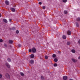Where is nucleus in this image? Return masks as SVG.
<instances>
[{
    "mask_svg": "<svg viewBox=\"0 0 80 80\" xmlns=\"http://www.w3.org/2000/svg\"><path fill=\"white\" fill-rule=\"evenodd\" d=\"M32 51L33 53H35L37 52V50L34 47L32 48Z\"/></svg>",
    "mask_w": 80,
    "mask_h": 80,
    "instance_id": "1",
    "label": "nucleus"
},
{
    "mask_svg": "<svg viewBox=\"0 0 80 80\" xmlns=\"http://www.w3.org/2000/svg\"><path fill=\"white\" fill-rule=\"evenodd\" d=\"M5 76L7 78H8L9 79L10 78V75L6 73L5 74Z\"/></svg>",
    "mask_w": 80,
    "mask_h": 80,
    "instance_id": "2",
    "label": "nucleus"
},
{
    "mask_svg": "<svg viewBox=\"0 0 80 80\" xmlns=\"http://www.w3.org/2000/svg\"><path fill=\"white\" fill-rule=\"evenodd\" d=\"M72 60L74 63H75L76 62H77V59H73V58H72Z\"/></svg>",
    "mask_w": 80,
    "mask_h": 80,
    "instance_id": "3",
    "label": "nucleus"
},
{
    "mask_svg": "<svg viewBox=\"0 0 80 80\" xmlns=\"http://www.w3.org/2000/svg\"><path fill=\"white\" fill-rule=\"evenodd\" d=\"M5 65H6V66H7L8 68H10V65H9V64H8V63L7 62L6 63Z\"/></svg>",
    "mask_w": 80,
    "mask_h": 80,
    "instance_id": "4",
    "label": "nucleus"
},
{
    "mask_svg": "<svg viewBox=\"0 0 80 80\" xmlns=\"http://www.w3.org/2000/svg\"><path fill=\"white\" fill-rule=\"evenodd\" d=\"M13 42V41L12 40H10L9 41V43H10V44H12Z\"/></svg>",
    "mask_w": 80,
    "mask_h": 80,
    "instance_id": "5",
    "label": "nucleus"
},
{
    "mask_svg": "<svg viewBox=\"0 0 80 80\" xmlns=\"http://www.w3.org/2000/svg\"><path fill=\"white\" fill-rule=\"evenodd\" d=\"M67 76H63V80H67Z\"/></svg>",
    "mask_w": 80,
    "mask_h": 80,
    "instance_id": "6",
    "label": "nucleus"
},
{
    "mask_svg": "<svg viewBox=\"0 0 80 80\" xmlns=\"http://www.w3.org/2000/svg\"><path fill=\"white\" fill-rule=\"evenodd\" d=\"M11 10L13 12H15V9L13 8H11Z\"/></svg>",
    "mask_w": 80,
    "mask_h": 80,
    "instance_id": "7",
    "label": "nucleus"
},
{
    "mask_svg": "<svg viewBox=\"0 0 80 80\" xmlns=\"http://www.w3.org/2000/svg\"><path fill=\"white\" fill-rule=\"evenodd\" d=\"M5 3L7 5H9V2L8 1H6L5 2Z\"/></svg>",
    "mask_w": 80,
    "mask_h": 80,
    "instance_id": "8",
    "label": "nucleus"
},
{
    "mask_svg": "<svg viewBox=\"0 0 80 80\" xmlns=\"http://www.w3.org/2000/svg\"><path fill=\"white\" fill-rule=\"evenodd\" d=\"M67 34L68 35H71V32L70 31H68L67 32Z\"/></svg>",
    "mask_w": 80,
    "mask_h": 80,
    "instance_id": "9",
    "label": "nucleus"
},
{
    "mask_svg": "<svg viewBox=\"0 0 80 80\" xmlns=\"http://www.w3.org/2000/svg\"><path fill=\"white\" fill-rule=\"evenodd\" d=\"M3 21L4 23H7V22H8V21H7V20L6 19H3Z\"/></svg>",
    "mask_w": 80,
    "mask_h": 80,
    "instance_id": "10",
    "label": "nucleus"
},
{
    "mask_svg": "<svg viewBox=\"0 0 80 80\" xmlns=\"http://www.w3.org/2000/svg\"><path fill=\"white\" fill-rule=\"evenodd\" d=\"M30 63L31 64H33V63H34V61H33V60H31L30 61Z\"/></svg>",
    "mask_w": 80,
    "mask_h": 80,
    "instance_id": "11",
    "label": "nucleus"
},
{
    "mask_svg": "<svg viewBox=\"0 0 80 80\" xmlns=\"http://www.w3.org/2000/svg\"><path fill=\"white\" fill-rule=\"evenodd\" d=\"M71 52L73 53H75V52H76L75 50H74V49H72L71 50Z\"/></svg>",
    "mask_w": 80,
    "mask_h": 80,
    "instance_id": "12",
    "label": "nucleus"
},
{
    "mask_svg": "<svg viewBox=\"0 0 80 80\" xmlns=\"http://www.w3.org/2000/svg\"><path fill=\"white\" fill-rule=\"evenodd\" d=\"M31 58H34V55L32 54L31 55Z\"/></svg>",
    "mask_w": 80,
    "mask_h": 80,
    "instance_id": "13",
    "label": "nucleus"
},
{
    "mask_svg": "<svg viewBox=\"0 0 80 80\" xmlns=\"http://www.w3.org/2000/svg\"><path fill=\"white\" fill-rule=\"evenodd\" d=\"M77 21H78V22H79L80 21V18H78L76 19Z\"/></svg>",
    "mask_w": 80,
    "mask_h": 80,
    "instance_id": "14",
    "label": "nucleus"
},
{
    "mask_svg": "<svg viewBox=\"0 0 80 80\" xmlns=\"http://www.w3.org/2000/svg\"><path fill=\"white\" fill-rule=\"evenodd\" d=\"M64 13L65 14H67V13H68V12L67 11H64Z\"/></svg>",
    "mask_w": 80,
    "mask_h": 80,
    "instance_id": "15",
    "label": "nucleus"
},
{
    "mask_svg": "<svg viewBox=\"0 0 80 80\" xmlns=\"http://www.w3.org/2000/svg\"><path fill=\"white\" fill-rule=\"evenodd\" d=\"M54 61L55 62H57L58 61V59H57V58H55L54 59Z\"/></svg>",
    "mask_w": 80,
    "mask_h": 80,
    "instance_id": "16",
    "label": "nucleus"
},
{
    "mask_svg": "<svg viewBox=\"0 0 80 80\" xmlns=\"http://www.w3.org/2000/svg\"><path fill=\"white\" fill-rule=\"evenodd\" d=\"M52 57L53 58H55V57H56V55L55 54H53L52 55Z\"/></svg>",
    "mask_w": 80,
    "mask_h": 80,
    "instance_id": "17",
    "label": "nucleus"
},
{
    "mask_svg": "<svg viewBox=\"0 0 80 80\" xmlns=\"http://www.w3.org/2000/svg\"><path fill=\"white\" fill-rule=\"evenodd\" d=\"M20 74L21 75V76H24V74L22 72H20Z\"/></svg>",
    "mask_w": 80,
    "mask_h": 80,
    "instance_id": "18",
    "label": "nucleus"
},
{
    "mask_svg": "<svg viewBox=\"0 0 80 80\" xmlns=\"http://www.w3.org/2000/svg\"><path fill=\"white\" fill-rule=\"evenodd\" d=\"M41 78L42 80H44V79H45V78H44V77L43 76H41Z\"/></svg>",
    "mask_w": 80,
    "mask_h": 80,
    "instance_id": "19",
    "label": "nucleus"
},
{
    "mask_svg": "<svg viewBox=\"0 0 80 80\" xmlns=\"http://www.w3.org/2000/svg\"><path fill=\"white\" fill-rule=\"evenodd\" d=\"M62 38L63 39H66V36L65 35H63L62 36Z\"/></svg>",
    "mask_w": 80,
    "mask_h": 80,
    "instance_id": "20",
    "label": "nucleus"
},
{
    "mask_svg": "<svg viewBox=\"0 0 80 80\" xmlns=\"http://www.w3.org/2000/svg\"><path fill=\"white\" fill-rule=\"evenodd\" d=\"M8 61L9 62H11V59L10 58H8Z\"/></svg>",
    "mask_w": 80,
    "mask_h": 80,
    "instance_id": "21",
    "label": "nucleus"
},
{
    "mask_svg": "<svg viewBox=\"0 0 80 80\" xmlns=\"http://www.w3.org/2000/svg\"><path fill=\"white\" fill-rule=\"evenodd\" d=\"M76 25L77 27H79V25H78V23L76 22Z\"/></svg>",
    "mask_w": 80,
    "mask_h": 80,
    "instance_id": "22",
    "label": "nucleus"
},
{
    "mask_svg": "<svg viewBox=\"0 0 80 80\" xmlns=\"http://www.w3.org/2000/svg\"><path fill=\"white\" fill-rule=\"evenodd\" d=\"M67 44L68 45H70V42H68L67 43Z\"/></svg>",
    "mask_w": 80,
    "mask_h": 80,
    "instance_id": "23",
    "label": "nucleus"
},
{
    "mask_svg": "<svg viewBox=\"0 0 80 80\" xmlns=\"http://www.w3.org/2000/svg\"><path fill=\"white\" fill-rule=\"evenodd\" d=\"M16 28H15V27H13L12 28V29H11V30H15Z\"/></svg>",
    "mask_w": 80,
    "mask_h": 80,
    "instance_id": "24",
    "label": "nucleus"
},
{
    "mask_svg": "<svg viewBox=\"0 0 80 80\" xmlns=\"http://www.w3.org/2000/svg\"><path fill=\"white\" fill-rule=\"evenodd\" d=\"M58 65H57V63H55L54 64V67H57Z\"/></svg>",
    "mask_w": 80,
    "mask_h": 80,
    "instance_id": "25",
    "label": "nucleus"
},
{
    "mask_svg": "<svg viewBox=\"0 0 80 80\" xmlns=\"http://www.w3.org/2000/svg\"><path fill=\"white\" fill-rule=\"evenodd\" d=\"M67 0H63L62 2H64V3H66L67 2Z\"/></svg>",
    "mask_w": 80,
    "mask_h": 80,
    "instance_id": "26",
    "label": "nucleus"
},
{
    "mask_svg": "<svg viewBox=\"0 0 80 80\" xmlns=\"http://www.w3.org/2000/svg\"><path fill=\"white\" fill-rule=\"evenodd\" d=\"M16 32L18 34V33H19V31H18V30H17L16 31Z\"/></svg>",
    "mask_w": 80,
    "mask_h": 80,
    "instance_id": "27",
    "label": "nucleus"
},
{
    "mask_svg": "<svg viewBox=\"0 0 80 80\" xmlns=\"http://www.w3.org/2000/svg\"><path fill=\"white\" fill-rule=\"evenodd\" d=\"M48 56H45V58L46 59H48Z\"/></svg>",
    "mask_w": 80,
    "mask_h": 80,
    "instance_id": "28",
    "label": "nucleus"
},
{
    "mask_svg": "<svg viewBox=\"0 0 80 80\" xmlns=\"http://www.w3.org/2000/svg\"><path fill=\"white\" fill-rule=\"evenodd\" d=\"M2 77V74H0V78H1Z\"/></svg>",
    "mask_w": 80,
    "mask_h": 80,
    "instance_id": "29",
    "label": "nucleus"
},
{
    "mask_svg": "<svg viewBox=\"0 0 80 80\" xmlns=\"http://www.w3.org/2000/svg\"><path fill=\"white\" fill-rule=\"evenodd\" d=\"M0 42H3V40H2V39H0Z\"/></svg>",
    "mask_w": 80,
    "mask_h": 80,
    "instance_id": "30",
    "label": "nucleus"
},
{
    "mask_svg": "<svg viewBox=\"0 0 80 80\" xmlns=\"http://www.w3.org/2000/svg\"><path fill=\"white\" fill-rule=\"evenodd\" d=\"M18 47H22V45H20V44H19Z\"/></svg>",
    "mask_w": 80,
    "mask_h": 80,
    "instance_id": "31",
    "label": "nucleus"
},
{
    "mask_svg": "<svg viewBox=\"0 0 80 80\" xmlns=\"http://www.w3.org/2000/svg\"><path fill=\"white\" fill-rule=\"evenodd\" d=\"M32 50L31 49H29V52H32Z\"/></svg>",
    "mask_w": 80,
    "mask_h": 80,
    "instance_id": "32",
    "label": "nucleus"
},
{
    "mask_svg": "<svg viewBox=\"0 0 80 80\" xmlns=\"http://www.w3.org/2000/svg\"><path fill=\"white\" fill-rule=\"evenodd\" d=\"M38 3L39 5H41L42 3L41 2H39Z\"/></svg>",
    "mask_w": 80,
    "mask_h": 80,
    "instance_id": "33",
    "label": "nucleus"
},
{
    "mask_svg": "<svg viewBox=\"0 0 80 80\" xmlns=\"http://www.w3.org/2000/svg\"><path fill=\"white\" fill-rule=\"evenodd\" d=\"M42 8H43V9H45V6H43V7H42Z\"/></svg>",
    "mask_w": 80,
    "mask_h": 80,
    "instance_id": "34",
    "label": "nucleus"
},
{
    "mask_svg": "<svg viewBox=\"0 0 80 80\" xmlns=\"http://www.w3.org/2000/svg\"><path fill=\"white\" fill-rule=\"evenodd\" d=\"M4 46L6 47H7V45L6 44H4Z\"/></svg>",
    "mask_w": 80,
    "mask_h": 80,
    "instance_id": "35",
    "label": "nucleus"
},
{
    "mask_svg": "<svg viewBox=\"0 0 80 80\" xmlns=\"http://www.w3.org/2000/svg\"><path fill=\"white\" fill-rule=\"evenodd\" d=\"M9 22H12V19H9Z\"/></svg>",
    "mask_w": 80,
    "mask_h": 80,
    "instance_id": "36",
    "label": "nucleus"
},
{
    "mask_svg": "<svg viewBox=\"0 0 80 80\" xmlns=\"http://www.w3.org/2000/svg\"><path fill=\"white\" fill-rule=\"evenodd\" d=\"M58 53H61V52H60V51H58Z\"/></svg>",
    "mask_w": 80,
    "mask_h": 80,
    "instance_id": "37",
    "label": "nucleus"
},
{
    "mask_svg": "<svg viewBox=\"0 0 80 80\" xmlns=\"http://www.w3.org/2000/svg\"><path fill=\"white\" fill-rule=\"evenodd\" d=\"M78 43H80V40H79L78 41Z\"/></svg>",
    "mask_w": 80,
    "mask_h": 80,
    "instance_id": "38",
    "label": "nucleus"
},
{
    "mask_svg": "<svg viewBox=\"0 0 80 80\" xmlns=\"http://www.w3.org/2000/svg\"><path fill=\"white\" fill-rule=\"evenodd\" d=\"M2 17V14H0V17Z\"/></svg>",
    "mask_w": 80,
    "mask_h": 80,
    "instance_id": "39",
    "label": "nucleus"
},
{
    "mask_svg": "<svg viewBox=\"0 0 80 80\" xmlns=\"http://www.w3.org/2000/svg\"><path fill=\"white\" fill-rule=\"evenodd\" d=\"M78 59H80V57H78Z\"/></svg>",
    "mask_w": 80,
    "mask_h": 80,
    "instance_id": "40",
    "label": "nucleus"
}]
</instances>
